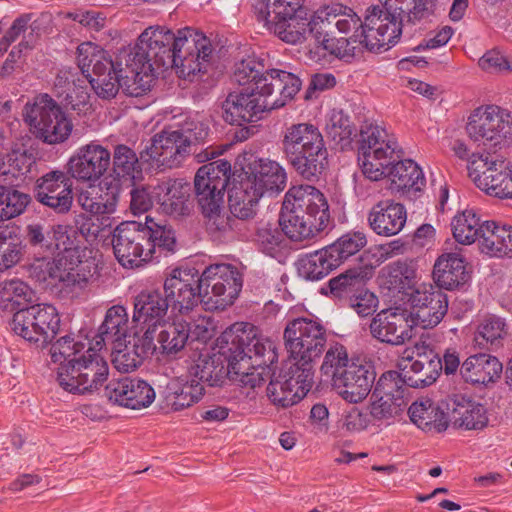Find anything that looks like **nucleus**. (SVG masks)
Listing matches in <instances>:
<instances>
[{
  "instance_id": "f257e3e1",
  "label": "nucleus",
  "mask_w": 512,
  "mask_h": 512,
  "mask_svg": "<svg viewBox=\"0 0 512 512\" xmlns=\"http://www.w3.org/2000/svg\"><path fill=\"white\" fill-rule=\"evenodd\" d=\"M213 50L210 39L197 29L184 27L174 33L156 25L146 28L134 46L120 49L119 62L135 60L157 74L176 68L181 77L192 78L207 71Z\"/></svg>"
},
{
  "instance_id": "f03ea898",
  "label": "nucleus",
  "mask_w": 512,
  "mask_h": 512,
  "mask_svg": "<svg viewBox=\"0 0 512 512\" xmlns=\"http://www.w3.org/2000/svg\"><path fill=\"white\" fill-rule=\"evenodd\" d=\"M330 222L329 205L324 194L310 185L290 188L285 194L276 224L260 223L255 242L265 254L275 257L285 247V237L303 241L318 235Z\"/></svg>"
},
{
  "instance_id": "7ed1b4c3",
  "label": "nucleus",
  "mask_w": 512,
  "mask_h": 512,
  "mask_svg": "<svg viewBox=\"0 0 512 512\" xmlns=\"http://www.w3.org/2000/svg\"><path fill=\"white\" fill-rule=\"evenodd\" d=\"M242 285L243 278L236 267L215 264L201 275L195 269H174L165 279L163 289L172 310L187 314L198 303L210 311L226 309L237 299Z\"/></svg>"
},
{
  "instance_id": "20e7f679",
  "label": "nucleus",
  "mask_w": 512,
  "mask_h": 512,
  "mask_svg": "<svg viewBox=\"0 0 512 512\" xmlns=\"http://www.w3.org/2000/svg\"><path fill=\"white\" fill-rule=\"evenodd\" d=\"M223 354L229 362L231 380L255 389L262 386L273 372L270 364L276 358L272 342L258 335L257 328L237 322L221 334Z\"/></svg>"
},
{
  "instance_id": "39448f33",
  "label": "nucleus",
  "mask_w": 512,
  "mask_h": 512,
  "mask_svg": "<svg viewBox=\"0 0 512 512\" xmlns=\"http://www.w3.org/2000/svg\"><path fill=\"white\" fill-rule=\"evenodd\" d=\"M281 150L304 179H318L328 165V151L319 129L310 123L292 124L283 132Z\"/></svg>"
},
{
  "instance_id": "423d86ee",
  "label": "nucleus",
  "mask_w": 512,
  "mask_h": 512,
  "mask_svg": "<svg viewBox=\"0 0 512 512\" xmlns=\"http://www.w3.org/2000/svg\"><path fill=\"white\" fill-rule=\"evenodd\" d=\"M401 12L372 6L367 9L361 30H356L349 38L339 40L342 57L355 56L361 48L371 52L387 50L397 43L402 33Z\"/></svg>"
},
{
  "instance_id": "0eeeda50",
  "label": "nucleus",
  "mask_w": 512,
  "mask_h": 512,
  "mask_svg": "<svg viewBox=\"0 0 512 512\" xmlns=\"http://www.w3.org/2000/svg\"><path fill=\"white\" fill-rule=\"evenodd\" d=\"M234 83L257 91L261 96L271 94L293 98L302 85L300 77L292 72L280 69H266L263 60L248 57L237 62L231 76Z\"/></svg>"
},
{
  "instance_id": "6e6552de",
  "label": "nucleus",
  "mask_w": 512,
  "mask_h": 512,
  "mask_svg": "<svg viewBox=\"0 0 512 512\" xmlns=\"http://www.w3.org/2000/svg\"><path fill=\"white\" fill-rule=\"evenodd\" d=\"M283 338L289 361L314 372L313 363L320 358L327 342L324 326L310 318L293 319L287 323Z\"/></svg>"
},
{
  "instance_id": "1a4fd4ad",
  "label": "nucleus",
  "mask_w": 512,
  "mask_h": 512,
  "mask_svg": "<svg viewBox=\"0 0 512 512\" xmlns=\"http://www.w3.org/2000/svg\"><path fill=\"white\" fill-rule=\"evenodd\" d=\"M23 117L34 136L50 145L65 142L73 129L61 106L48 94L38 95L33 103H27Z\"/></svg>"
},
{
  "instance_id": "9d476101",
  "label": "nucleus",
  "mask_w": 512,
  "mask_h": 512,
  "mask_svg": "<svg viewBox=\"0 0 512 512\" xmlns=\"http://www.w3.org/2000/svg\"><path fill=\"white\" fill-rule=\"evenodd\" d=\"M92 345L71 365L59 366L57 381L60 387L73 394L93 393L108 378L109 367L105 359Z\"/></svg>"
},
{
  "instance_id": "9b49d317",
  "label": "nucleus",
  "mask_w": 512,
  "mask_h": 512,
  "mask_svg": "<svg viewBox=\"0 0 512 512\" xmlns=\"http://www.w3.org/2000/svg\"><path fill=\"white\" fill-rule=\"evenodd\" d=\"M252 8L256 20L288 44L302 43L308 36L313 38L312 16L307 10L271 11L269 0H254Z\"/></svg>"
},
{
  "instance_id": "f8f14e48",
  "label": "nucleus",
  "mask_w": 512,
  "mask_h": 512,
  "mask_svg": "<svg viewBox=\"0 0 512 512\" xmlns=\"http://www.w3.org/2000/svg\"><path fill=\"white\" fill-rule=\"evenodd\" d=\"M60 317L49 304H31L17 311L11 322L12 330L36 348L46 347L59 331Z\"/></svg>"
},
{
  "instance_id": "ddd939ff",
  "label": "nucleus",
  "mask_w": 512,
  "mask_h": 512,
  "mask_svg": "<svg viewBox=\"0 0 512 512\" xmlns=\"http://www.w3.org/2000/svg\"><path fill=\"white\" fill-rule=\"evenodd\" d=\"M358 161L363 174L372 181L383 178L387 163H392L397 143L385 129L368 125L360 131Z\"/></svg>"
},
{
  "instance_id": "4468645a",
  "label": "nucleus",
  "mask_w": 512,
  "mask_h": 512,
  "mask_svg": "<svg viewBox=\"0 0 512 512\" xmlns=\"http://www.w3.org/2000/svg\"><path fill=\"white\" fill-rule=\"evenodd\" d=\"M78 66L82 72H89V83L94 92L102 99H112L119 91L118 68L116 58L113 60L105 51L97 46L86 43L78 47Z\"/></svg>"
},
{
  "instance_id": "2eb2a0df",
  "label": "nucleus",
  "mask_w": 512,
  "mask_h": 512,
  "mask_svg": "<svg viewBox=\"0 0 512 512\" xmlns=\"http://www.w3.org/2000/svg\"><path fill=\"white\" fill-rule=\"evenodd\" d=\"M149 225L136 221L120 223L113 231L112 247L118 262L125 268H135L153 257Z\"/></svg>"
},
{
  "instance_id": "dca6fc26",
  "label": "nucleus",
  "mask_w": 512,
  "mask_h": 512,
  "mask_svg": "<svg viewBox=\"0 0 512 512\" xmlns=\"http://www.w3.org/2000/svg\"><path fill=\"white\" fill-rule=\"evenodd\" d=\"M313 376V371L289 361L278 373H272L266 389L267 397L277 408L291 407L311 389Z\"/></svg>"
},
{
  "instance_id": "f3484780",
  "label": "nucleus",
  "mask_w": 512,
  "mask_h": 512,
  "mask_svg": "<svg viewBox=\"0 0 512 512\" xmlns=\"http://www.w3.org/2000/svg\"><path fill=\"white\" fill-rule=\"evenodd\" d=\"M467 168L478 188L493 197L512 198V172L505 160L490 154L473 153Z\"/></svg>"
},
{
  "instance_id": "a211bd4d",
  "label": "nucleus",
  "mask_w": 512,
  "mask_h": 512,
  "mask_svg": "<svg viewBox=\"0 0 512 512\" xmlns=\"http://www.w3.org/2000/svg\"><path fill=\"white\" fill-rule=\"evenodd\" d=\"M289 97L271 94L261 96L257 91L231 92L222 104L223 118L230 124L243 125L260 119L261 113L281 108L291 100Z\"/></svg>"
},
{
  "instance_id": "6ab92c4d",
  "label": "nucleus",
  "mask_w": 512,
  "mask_h": 512,
  "mask_svg": "<svg viewBox=\"0 0 512 512\" xmlns=\"http://www.w3.org/2000/svg\"><path fill=\"white\" fill-rule=\"evenodd\" d=\"M442 371V359L424 341L416 343L412 355L403 359L397 371L400 386L408 393V387L425 388L432 385Z\"/></svg>"
},
{
  "instance_id": "aec40b11",
  "label": "nucleus",
  "mask_w": 512,
  "mask_h": 512,
  "mask_svg": "<svg viewBox=\"0 0 512 512\" xmlns=\"http://www.w3.org/2000/svg\"><path fill=\"white\" fill-rule=\"evenodd\" d=\"M230 174L231 164L223 159L210 162L198 169L194 178V188L202 213L224 208V192Z\"/></svg>"
},
{
  "instance_id": "412c9836",
  "label": "nucleus",
  "mask_w": 512,
  "mask_h": 512,
  "mask_svg": "<svg viewBox=\"0 0 512 512\" xmlns=\"http://www.w3.org/2000/svg\"><path fill=\"white\" fill-rule=\"evenodd\" d=\"M466 130L473 141L496 146L511 133L512 117L498 106H481L469 116Z\"/></svg>"
},
{
  "instance_id": "4be33fe9",
  "label": "nucleus",
  "mask_w": 512,
  "mask_h": 512,
  "mask_svg": "<svg viewBox=\"0 0 512 512\" xmlns=\"http://www.w3.org/2000/svg\"><path fill=\"white\" fill-rule=\"evenodd\" d=\"M397 371H387L379 378L370 397L369 415L382 421L400 415L408 404V393L400 386Z\"/></svg>"
},
{
  "instance_id": "5701e85b",
  "label": "nucleus",
  "mask_w": 512,
  "mask_h": 512,
  "mask_svg": "<svg viewBox=\"0 0 512 512\" xmlns=\"http://www.w3.org/2000/svg\"><path fill=\"white\" fill-rule=\"evenodd\" d=\"M411 312L401 307H391L378 312L371 320L369 329L376 340L399 346L412 337Z\"/></svg>"
},
{
  "instance_id": "b1692460",
  "label": "nucleus",
  "mask_w": 512,
  "mask_h": 512,
  "mask_svg": "<svg viewBox=\"0 0 512 512\" xmlns=\"http://www.w3.org/2000/svg\"><path fill=\"white\" fill-rule=\"evenodd\" d=\"M114 367L120 372H131L157 350L153 329L135 332L132 336L111 345Z\"/></svg>"
},
{
  "instance_id": "393cba45",
  "label": "nucleus",
  "mask_w": 512,
  "mask_h": 512,
  "mask_svg": "<svg viewBox=\"0 0 512 512\" xmlns=\"http://www.w3.org/2000/svg\"><path fill=\"white\" fill-rule=\"evenodd\" d=\"M111 165V153L96 142L81 146L67 163L68 173L81 182H96Z\"/></svg>"
},
{
  "instance_id": "a878e982",
  "label": "nucleus",
  "mask_w": 512,
  "mask_h": 512,
  "mask_svg": "<svg viewBox=\"0 0 512 512\" xmlns=\"http://www.w3.org/2000/svg\"><path fill=\"white\" fill-rule=\"evenodd\" d=\"M411 312L413 325L422 328L437 326L448 310L447 295L441 289L434 288L431 284H422L411 293Z\"/></svg>"
},
{
  "instance_id": "bb28decb",
  "label": "nucleus",
  "mask_w": 512,
  "mask_h": 512,
  "mask_svg": "<svg viewBox=\"0 0 512 512\" xmlns=\"http://www.w3.org/2000/svg\"><path fill=\"white\" fill-rule=\"evenodd\" d=\"M192 153L174 130H163L155 134L151 144L141 152V158L158 167L176 168Z\"/></svg>"
},
{
  "instance_id": "cd10ccee",
  "label": "nucleus",
  "mask_w": 512,
  "mask_h": 512,
  "mask_svg": "<svg viewBox=\"0 0 512 512\" xmlns=\"http://www.w3.org/2000/svg\"><path fill=\"white\" fill-rule=\"evenodd\" d=\"M35 198L57 214H66L72 207L71 179L64 171L53 170L37 180Z\"/></svg>"
},
{
  "instance_id": "c85d7f7f",
  "label": "nucleus",
  "mask_w": 512,
  "mask_h": 512,
  "mask_svg": "<svg viewBox=\"0 0 512 512\" xmlns=\"http://www.w3.org/2000/svg\"><path fill=\"white\" fill-rule=\"evenodd\" d=\"M96 269L95 259L82 260L79 253L76 257H57L47 262L48 276L72 291L85 288Z\"/></svg>"
},
{
  "instance_id": "c756f323",
  "label": "nucleus",
  "mask_w": 512,
  "mask_h": 512,
  "mask_svg": "<svg viewBox=\"0 0 512 512\" xmlns=\"http://www.w3.org/2000/svg\"><path fill=\"white\" fill-rule=\"evenodd\" d=\"M104 395L113 403L133 410L147 408L155 399V391L148 382L130 377L109 381Z\"/></svg>"
},
{
  "instance_id": "7c9ffc66",
  "label": "nucleus",
  "mask_w": 512,
  "mask_h": 512,
  "mask_svg": "<svg viewBox=\"0 0 512 512\" xmlns=\"http://www.w3.org/2000/svg\"><path fill=\"white\" fill-rule=\"evenodd\" d=\"M287 176L284 168L276 161L258 159L250 166L241 180L244 189H252L260 196L274 195L286 187Z\"/></svg>"
},
{
  "instance_id": "2f4dec72",
  "label": "nucleus",
  "mask_w": 512,
  "mask_h": 512,
  "mask_svg": "<svg viewBox=\"0 0 512 512\" xmlns=\"http://www.w3.org/2000/svg\"><path fill=\"white\" fill-rule=\"evenodd\" d=\"M153 193L161 211L166 215L181 219L188 217L193 211L194 203L189 183L168 179L154 186Z\"/></svg>"
},
{
  "instance_id": "473e14b6",
  "label": "nucleus",
  "mask_w": 512,
  "mask_h": 512,
  "mask_svg": "<svg viewBox=\"0 0 512 512\" xmlns=\"http://www.w3.org/2000/svg\"><path fill=\"white\" fill-rule=\"evenodd\" d=\"M375 380L370 365L351 362L334 380L333 386L349 403H358L367 397Z\"/></svg>"
},
{
  "instance_id": "72a5a7b5",
  "label": "nucleus",
  "mask_w": 512,
  "mask_h": 512,
  "mask_svg": "<svg viewBox=\"0 0 512 512\" xmlns=\"http://www.w3.org/2000/svg\"><path fill=\"white\" fill-rule=\"evenodd\" d=\"M448 422L465 430H481L488 424L487 410L463 394L449 395L445 400Z\"/></svg>"
},
{
  "instance_id": "f704fd0d",
  "label": "nucleus",
  "mask_w": 512,
  "mask_h": 512,
  "mask_svg": "<svg viewBox=\"0 0 512 512\" xmlns=\"http://www.w3.org/2000/svg\"><path fill=\"white\" fill-rule=\"evenodd\" d=\"M169 307L165 294L160 291H142L134 298L132 321L143 325L142 329H153L155 338V333L159 325L164 322Z\"/></svg>"
},
{
  "instance_id": "c9c22d12",
  "label": "nucleus",
  "mask_w": 512,
  "mask_h": 512,
  "mask_svg": "<svg viewBox=\"0 0 512 512\" xmlns=\"http://www.w3.org/2000/svg\"><path fill=\"white\" fill-rule=\"evenodd\" d=\"M407 213L404 205L392 200L376 203L368 214L370 228L381 236H394L404 227Z\"/></svg>"
},
{
  "instance_id": "e433bc0d",
  "label": "nucleus",
  "mask_w": 512,
  "mask_h": 512,
  "mask_svg": "<svg viewBox=\"0 0 512 512\" xmlns=\"http://www.w3.org/2000/svg\"><path fill=\"white\" fill-rule=\"evenodd\" d=\"M128 328L129 320L125 307L114 305L106 311L97 334L88 344L100 351L107 344L112 345L131 336L128 334Z\"/></svg>"
},
{
  "instance_id": "4c0bfd02",
  "label": "nucleus",
  "mask_w": 512,
  "mask_h": 512,
  "mask_svg": "<svg viewBox=\"0 0 512 512\" xmlns=\"http://www.w3.org/2000/svg\"><path fill=\"white\" fill-rule=\"evenodd\" d=\"M174 132L181 137V140L187 145L198 163L211 160L221 153L213 146L198 151V147L205 143L209 135L208 124L199 119L187 118Z\"/></svg>"
},
{
  "instance_id": "58836bf2",
  "label": "nucleus",
  "mask_w": 512,
  "mask_h": 512,
  "mask_svg": "<svg viewBox=\"0 0 512 512\" xmlns=\"http://www.w3.org/2000/svg\"><path fill=\"white\" fill-rule=\"evenodd\" d=\"M203 395L204 387L199 381L174 378L165 386L163 400L170 410L181 411L199 402Z\"/></svg>"
},
{
  "instance_id": "ea45409f",
  "label": "nucleus",
  "mask_w": 512,
  "mask_h": 512,
  "mask_svg": "<svg viewBox=\"0 0 512 512\" xmlns=\"http://www.w3.org/2000/svg\"><path fill=\"white\" fill-rule=\"evenodd\" d=\"M138 61H130V63L119 62V53L116 55V67L118 68L121 81L119 89L132 97H139L150 90L152 81L156 76V72L149 71L142 63Z\"/></svg>"
},
{
  "instance_id": "a19ab883",
  "label": "nucleus",
  "mask_w": 512,
  "mask_h": 512,
  "mask_svg": "<svg viewBox=\"0 0 512 512\" xmlns=\"http://www.w3.org/2000/svg\"><path fill=\"white\" fill-rule=\"evenodd\" d=\"M502 368V363L495 356L479 353L462 363L460 374L466 382L487 384L500 378Z\"/></svg>"
},
{
  "instance_id": "79ce46f5",
  "label": "nucleus",
  "mask_w": 512,
  "mask_h": 512,
  "mask_svg": "<svg viewBox=\"0 0 512 512\" xmlns=\"http://www.w3.org/2000/svg\"><path fill=\"white\" fill-rule=\"evenodd\" d=\"M464 259L458 253H445L436 260L433 278L439 288L453 290L468 280Z\"/></svg>"
},
{
  "instance_id": "37998d69",
  "label": "nucleus",
  "mask_w": 512,
  "mask_h": 512,
  "mask_svg": "<svg viewBox=\"0 0 512 512\" xmlns=\"http://www.w3.org/2000/svg\"><path fill=\"white\" fill-rule=\"evenodd\" d=\"M111 174L113 181L122 186H134L142 176L139 159L133 149L124 144L114 147L111 158Z\"/></svg>"
},
{
  "instance_id": "c03bdc74",
  "label": "nucleus",
  "mask_w": 512,
  "mask_h": 512,
  "mask_svg": "<svg viewBox=\"0 0 512 512\" xmlns=\"http://www.w3.org/2000/svg\"><path fill=\"white\" fill-rule=\"evenodd\" d=\"M217 342L219 353L212 356H200L194 367L195 377L211 387L222 386L227 377L231 379L229 362L223 354L222 349L226 344L221 341V336L218 338Z\"/></svg>"
},
{
  "instance_id": "a18cd8bd",
  "label": "nucleus",
  "mask_w": 512,
  "mask_h": 512,
  "mask_svg": "<svg viewBox=\"0 0 512 512\" xmlns=\"http://www.w3.org/2000/svg\"><path fill=\"white\" fill-rule=\"evenodd\" d=\"M387 163L383 177H389L391 189L396 191H405L414 189L419 191L425 183V178L421 168L412 160H403Z\"/></svg>"
},
{
  "instance_id": "49530a36",
  "label": "nucleus",
  "mask_w": 512,
  "mask_h": 512,
  "mask_svg": "<svg viewBox=\"0 0 512 512\" xmlns=\"http://www.w3.org/2000/svg\"><path fill=\"white\" fill-rule=\"evenodd\" d=\"M374 274V266L365 263L347 269L337 277L330 279L329 288L335 297H348L360 291L366 285V282L372 278Z\"/></svg>"
},
{
  "instance_id": "de8ad7c7",
  "label": "nucleus",
  "mask_w": 512,
  "mask_h": 512,
  "mask_svg": "<svg viewBox=\"0 0 512 512\" xmlns=\"http://www.w3.org/2000/svg\"><path fill=\"white\" fill-rule=\"evenodd\" d=\"M35 301L34 290L24 281L17 278L0 281V310L15 313Z\"/></svg>"
},
{
  "instance_id": "09e8293b",
  "label": "nucleus",
  "mask_w": 512,
  "mask_h": 512,
  "mask_svg": "<svg viewBox=\"0 0 512 512\" xmlns=\"http://www.w3.org/2000/svg\"><path fill=\"white\" fill-rule=\"evenodd\" d=\"M411 421L424 431L443 432L448 427L447 411L441 410L430 399L414 402L408 410Z\"/></svg>"
},
{
  "instance_id": "8fccbe9b",
  "label": "nucleus",
  "mask_w": 512,
  "mask_h": 512,
  "mask_svg": "<svg viewBox=\"0 0 512 512\" xmlns=\"http://www.w3.org/2000/svg\"><path fill=\"white\" fill-rule=\"evenodd\" d=\"M160 353L165 356H176L184 349L189 339V322L176 320L172 323L163 322L155 333Z\"/></svg>"
},
{
  "instance_id": "3c124183",
  "label": "nucleus",
  "mask_w": 512,
  "mask_h": 512,
  "mask_svg": "<svg viewBox=\"0 0 512 512\" xmlns=\"http://www.w3.org/2000/svg\"><path fill=\"white\" fill-rule=\"evenodd\" d=\"M325 247L312 254L306 255L299 261V275L307 280H320L327 276L333 269L337 268L338 262Z\"/></svg>"
},
{
  "instance_id": "603ef678",
  "label": "nucleus",
  "mask_w": 512,
  "mask_h": 512,
  "mask_svg": "<svg viewBox=\"0 0 512 512\" xmlns=\"http://www.w3.org/2000/svg\"><path fill=\"white\" fill-rule=\"evenodd\" d=\"M345 7L340 3H332L324 5L314 12L311 31H313V39L317 44L327 47L328 37L333 33L335 22L343 14Z\"/></svg>"
},
{
  "instance_id": "864d4df0",
  "label": "nucleus",
  "mask_w": 512,
  "mask_h": 512,
  "mask_svg": "<svg viewBox=\"0 0 512 512\" xmlns=\"http://www.w3.org/2000/svg\"><path fill=\"white\" fill-rule=\"evenodd\" d=\"M35 164V157L27 150H13L0 157V175L5 180L17 179L28 174Z\"/></svg>"
},
{
  "instance_id": "5fc2aeb1",
  "label": "nucleus",
  "mask_w": 512,
  "mask_h": 512,
  "mask_svg": "<svg viewBox=\"0 0 512 512\" xmlns=\"http://www.w3.org/2000/svg\"><path fill=\"white\" fill-rule=\"evenodd\" d=\"M261 197L252 189H244L240 181L239 186L234 187L229 194L230 211L238 219H250L256 214V206Z\"/></svg>"
},
{
  "instance_id": "6e6d98bb",
  "label": "nucleus",
  "mask_w": 512,
  "mask_h": 512,
  "mask_svg": "<svg viewBox=\"0 0 512 512\" xmlns=\"http://www.w3.org/2000/svg\"><path fill=\"white\" fill-rule=\"evenodd\" d=\"M386 283L390 289L405 291L414 286L416 270L413 260H397L388 264L385 268Z\"/></svg>"
},
{
  "instance_id": "4d7b16f0",
  "label": "nucleus",
  "mask_w": 512,
  "mask_h": 512,
  "mask_svg": "<svg viewBox=\"0 0 512 512\" xmlns=\"http://www.w3.org/2000/svg\"><path fill=\"white\" fill-rule=\"evenodd\" d=\"M452 232L455 240L463 245H469L479 239L482 224L473 210H465L452 220Z\"/></svg>"
},
{
  "instance_id": "13d9d810",
  "label": "nucleus",
  "mask_w": 512,
  "mask_h": 512,
  "mask_svg": "<svg viewBox=\"0 0 512 512\" xmlns=\"http://www.w3.org/2000/svg\"><path fill=\"white\" fill-rule=\"evenodd\" d=\"M367 244L366 235L363 232H349L342 235L334 243L328 245L332 257L338 262L343 263L349 257L360 252Z\"/></svg>"
},
{
  "instance_id": "bf43d9fd",
  "label": "nucleus",
  "mask_w": 512,
  "mask_h": 512,
  "mask_svg": "<svg viewBox=\"0 0 512 512\" xmlns=\"http://www.w3.org/2000/svg\"><path fill=\"white\" fill-rule=\"evenodd\" d=\"M30 200L28 194L0 185V221L23 213Z\"/></svg>"
},
{
  "instance_id": "052dcab7",
  "label": "nucleus",
  "mask_w": 512,
  "mask_h": 512,
  "mask_svg": "<svg viewBox=\"0 0 512 512\" xmlns=\"http://www.w3.org/2000/svg\"><path fill=\"white\" fill-rule=\"evenodd\" d=\"M85 347L84 342L76 341L73 337H61L50 348L52 361L59 362L60 366L71 365L72 360L80 358Z\"/></svg>"
},
{
  "instance_id": "680f3d73",
  "label": "nucleus",
  "mask_w": 512,
  "mask_h": 512,
  "mask_svg": "<svg viewBox=\"0 0 512 512\" xmlns=\"http://www.w3.org/2000/svg\"><path fill=\"white\" fill-rule=\"evenodd\" d=\"M22 257L21 241L8 230L0 231V272L19 263Z\"/></svg>"
},
{
  "instance_id": "e2e57ef3",
  "label": "nucleus",
  "mask_w": 512,
  "mask_h": 512,
  "mask_svg": "<svg viewBox=\"0 0 512 512\" xmlns=\"http://www.w3.org/2000/svg\"><path fill=\"white\" fill-rule=\"evenodd\" d=\"M51 225L33 222L26 226L25 239L28 244L39 250L43 257L51 255Z\"/></svg>"
},
{
  "instance_id": "0e129e2a",
  "label": "nucleus",
  "mask_w": 512,
  "mask_h": 512,
  "mask_svg": "<svg viewBox=\"0 0 512 512\" xmlns=\"http://www.w3.org/2000/svg\"><path fill=\"white\" fill-rule=\"evenodd\" d=\"M327 136L336 144H341L344 148L350 143L351 137L355 131L349 118L342 112L332 114L326 127Z\"/></svg>"
},
{
  "instance_id": "69168bd1",
  "label": "nucleus",
  "mask_w": 512,
  "mask_h": 512,
  "mask_svg": "<svg viewBox=\"0 0 512 512\" xmlns=\"http://www.w3.org/2000/svg\"><path fill=\"white\" fill-rule=\"evenodd\" d=\"M349 360L346 349L342 345L331 346L325 354L323 364L321 366V372L331 378L332 382L336 379L341 371L348 366Z\"/></svg>"
},
{
  "instance_id": "338daca9",
  "label": "nucleus",
  "mask_w": 512,
  "mask_h": 512,
  "mask_svg": "<svg viewBox=\"0 0 512 512\" xmlns=\"http://www.w3.org/2000/svg\"><path fill=\"white\" fill-rule=\"evenodd\" d=\"M70 228L67 225H51V255L56 251L62 252L58 257H76L79 253L77 248H74V241L69 234Z\"/></svg>"
},
{
  "instance_id": "774afa93",
  "label": "nucleus",
  "mask_w": 512,
  "mask_h": 512,
  "mask_svg": "<svg viewBox=\"0 0 512 512\" xmlns=\"http://www.w3.org/2000/svg\"><path fill=\"white\" fill-rule=\"evenodd\" d=\"M89 98L86 87L77 84L60 98V102L65 109L75 111L80 115L86 114L91 109Z\"/></svg>"
}]
</instances>
